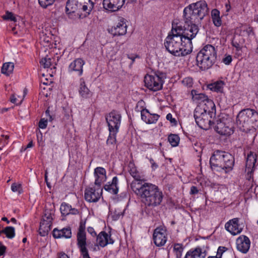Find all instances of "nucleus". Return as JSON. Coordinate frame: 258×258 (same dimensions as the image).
I'll return each instance as SVG.
<instances>
[{
    "label": "nucleus",
    "mask_w": 258,
    "mask_h": 258,
    "mask_svg": "<svg viewBox=\"0 0 258 258\" xmlns=\"http://www.w3.org/2000/svg\"><path fill=\"white\" fill-rule=\"evenodd\" d=\"M196 105V107L195 109V114L201 116L204 114H207V112L209 113H215L216 107L213 101H208L207 105H204L203 107H202L201 105Z\"/></svg>",
    "instance_id": "17"
},
{
    "label": "nucleus",
    "mask_w": 258,
    "mask_h": 258,
    "mask_svg": "<svg viewBox=\"0 0 258 258\" xmlns=\"http://www.w3.org/2000/svg\"><path fill=\"white\" fill-rule=\"evenodd\" d=\"M14 64L13 62H6L3 64L2 68V73L9 76L13 72Z\"/></svg>",
    "instance_id": "32"
},
{
    "label": "nucleus",
    "mask_w": 258,
    "mask_h": 258,
    "mask_svg": "<svg viewBox=\"0 0 258 258\" xmlns=\"http://www.w3.org/2000/svg\"><path fill=\"white\" fill-rule=\"evenodd\" d=\"M226 248L225 247L220 246L218 248L217 252V255L216 256H222V253L226 250Z\"/></svg>",
    "instance_id": "51"
},
{
    "label": "nucleus",
    "mask_w": 258,
    "mask_h": 258,
    "mask_svg": "<svg viewBox=\"0 0 258 258\" xmlns=\"http://www.w3.org/2000/svg\"><path fill=\"white\" fill-rule=\"evenodd\" d=\"M135 173H137L136 171H134V169H131L130 171V174L132 176H133L134 174H135Z\"/></svg>",
    "instance_id": "64"
},
{
    "label": "nucleus",
    "mask_w": 258,
    "mask_h": 258,
    "mask_svg": "<svg viewBox=\"0 0 258 258\" xmlns=\"http://www.w3.org/2000/svg\"><path fill=\"white\" fill-rule=\"evenodd\" d=\"M224 84L223 81H218L213 83L209 84L208 87L212 91L221 93L223 92Z\"/></svg>",
    "instance_id": "31"
},
{
    "label": "nucleus",
    "mask_w": 258,
    "mask_h": 258,
    "mask_svg": "<svg viewBox=\"0 0 258 258\" xmlns=\"http://www.w3.org/2000/svg\"><path fill=\"white\" fill-rule=\"evenodd\" d=\"M232 61V57L229 55L223 59V62L227 65L229 64Z\"/></svg>",
    "instance_id": "49"
},
{
    "label": "nucleus",
    "mask_w": 258,
    "mask_h": 258,
    "mask_svg": "<svg viewBox=\"0 0 258 258\" xmlns=\"http://www.w3.org/2000/svg\"><path fill=\"white\" fill-rule=\"evenodd\" d=\"M116 139L114 136L109 135L106 141V144L110 146H114Z\"/></svg>",
    "instance_id": "45"
},
{
    "label": "nucleus",
    "mask_w": 258,
    "mask_h": 258,
    "mask_svg": "<svg viewBox=\"0 0 258 258\" xmlns=\"http://www.w3.org/2000/svg\"><path fill=\"white\" fill-rule=\"evenodd\" d=\"M85 224L81 221L80 223L79 230L77 233V245L86 244V236L85 233Z\"/></svg>",
    "instance_id": "26"
},
{
    "label": "nucleus",
    "mask_w": 258,
    "mask_h": 258,
    "mask_svg": "<svg viewBox=\"0 0 258 258\" xmlns=\"http://www.w3.org/2000/svg\"><path fill=\"white\" fill-rule=\"evenodd\" d=\"M212 18L219 17V12L216 9L212 10Z\"/></svg>",
    "instance_id": "52"
},
{
    "label": "nucleus",
    "mask_w": 258,
    "mask_h": 258,
    "mask_svg": "<svg viewBox=\"0 0 258 258\" xmlns=\"http://www.w3.org/2000/svg\"><path fill=\"white\" fill-rule=\"evenodd\" d=\"M213 21L214 25L216 26H220L221 25V20L220 17L213 18Z\"/></svg>",
    "instance_id": "50"
},
{
    "label": "nucleus",
    "mask_w": 258,
    "mask_h": 258,
    "mask_svg": "<svg viewBox=\"0 0 258 258\" xmlns=\"http://www.w3.org/2000/svg\"><path fill=\"white\" fill-rule=\"evenodd\" d=\"M138 57V56L137 55H136V56H130L128 55V58L132 60V63L134 61L136 57Z\"/></svg>",
    "instance_id": "61"
},
{
    "label": "nucleus",
    "mask_w": 258,
    "mask_h": 258,
    "mask_svg": "<svg viewBox=\"0 0 258 258\" xmlns=\"http://www.w3.org/2000/svg\"><path fill=\"white\" fill-rule=\"evenodd\" d=\"M198 255L200 258H205L206 255V251H202V249L199 247L195 248V256Z\"/></svg>",
    "instance_id": "40"
},
{
    "label": "nucleus",
    "mask_w": 258,
    "mask_h": 258,
    "mask_svg": "<svg viewBox=\"0 0 258 258\" xmlns=\"http://www.w3.org/2000/svg\"><path fill=\"white\" fill-rule=\"evenodd\" d=\"M93 7L94 3L90 0H68L66 11L68 14L84 12L86 16L90 14Z\"/></svg>",
    "instance_id": "5"
},
{
    "label": "nucleus",
    "mask_w": 258,
    "mask_h": 258,
    "mask_svg": "<svg viewBox=\"0 0 258 258\" xmlns=\"http://www.w3.org/2000/svg\"><path fill=\"white\" fill-rule=\"evenodd\" d=\"M17 100V98L15 97L14 95H12L11 97V102L13 103H16V101Z\"/></svg>",
    "instance_id": "59"
},
{
    "label": "nucleus",
    "mask_w": 258,
    "mask_h": 258,
    "mask_svg": "<svg viewBox=\"0 0 258 258\" xmlns=\"http://www.w3.org/2000/svg\"><path fill=\"white\" fill-rule=\"evenodd\" d=\"M133 177L134 178L135 180L132 181L131 184L134 182H136V181L138 182L139 183H140L141 184H143L144 183H145L144 180H143L141 179L140 175H139L138 173H135V174H134Z\"/></svg>",
    "instance_id": "44"
},
{
    "label": "nucleus",
    "mask_w": 258,
    "mask_h": 258,
    "mask_svg": "<svg viewBox=\"0 0 258 258\" xmlns=\"http://www.w3.org/2000/svg\"><path fill=\"white\" fill-rule=\"evenodd\" d=\"M53 236L55 238H59L64 237L66 238H70L72 236L71 229L68 227L64 228L61 230L54 228L52 232Z\"/></svg>",
    "instance_id": "24"
},
{
    "label": "nucleus",
    "mask_w": 258,
    "mask_h": 258,
    "mask_svg": "<svg viewBox=\"0 0 258 258\" xmlns=\"http://www.w3.org/2000/svg\"><path fill=\"white\" fill-rule=\"evenodd\" d=\"M45 182H46V183L47 186L49 188H50V187H51L50 183L48 182V178H47V180H45Z\"/></svg>",
    "instance_id": "63"
},
{
    "label": "nucleus",
    "mask_w": 258,
    "mask_h": 258,
    "mask_svg": "<svg viewBox=\"0 0 258 258\" xmlns=\"http://www.w3.org/2000/svg\"><path fill=\"white\" fill-rule=\"evenodd\" d=\"M166 119L170 121L174 125L177 124V121L174 118H172V115L171 113H168L166 115Z\"/></svg>",
    "instance_id": "48"
},
{
    "label": "nucleus",
    "mask_w": 258,
    "mask_h": 258,
    "mask_svg": "<svg viewBox=\"0 0 258 258\" xmlns=\"http://www.w3.org/2000/svg\"><path fill=\"white\" fill-rule=\"evenodd\" d=\"M223 155L221 173H227L232 171L235 163V159L231 154L224 151Z\"/></svg>",
    "instance_id": "10"
},
{
    "label": "nucleus",
    "mask_w": 258,
    "mask_h": 258,
    "mask_svg": "<svg viewBox=\"0 0 258 258\" xmlns=\"http://www.w3.org/2000/svg\"><path fill=\"white\" fill-rule=\"evenodd\" d=\"M250 245V240L245 235L240 236L236 240L237 248L242 253H245L248 251Z\"/></svg>",
    "instance_id": "19"
},
{
    "label": "nucleus",
    "mask_w": 258,
    "mask_h": 258,
    "mask_svg": "<svg viewBox=\"0 0 258 258\" xmlns=\"http://www.w3.org/2000/svg\"><path fill=\"white\" fill-rule=\"evenodd\" d=\"M0 233H4L8 238L12 239L15 235V228L13 227H6L4 229L0 231Z\"/></svg>",
    "instance_id": "34"
},
{
    "label": "nucleus",
    "mask_w": 258,
    "mask_h": 258,
    "mask_svg": "<svg viewBox=\"0 0 258 258\" xmlns=\"http://www.w3.org/2000/svg\"><path fill=\"white\" fill-rule=\"evenodd\" d=\"M238 218H234L225 224V229L233 235H236L240 233L243 228L242 224L238 223Z\"/></svg>",
    "instance_id": "15"
},
{
    "label": "nucleus",
    "mask_w": 258,
    "mask_h": 258,
    "mask_svg": "<svg viewBox=\"0 0 258 258\" xmlns=\"http://www.w3.org/2000/svg\"><path fill=\"white\" fill-rule=\"evenodd\" d=\"M4 20H10L11 21L16 22L17 21L16 17L14 16L13 13L7 11L5 15L3 16Z\"/></svg>",
    "instance_id": "41"
},
{
    "label": "nucleus",
    "mask_w": 258,
    "mask_h": 258,
    "mask_svg": "<svg viewBox=\"0 0 258 258\" xmlns=\"http://www.w3.org/2000/svg\"><path fill=\"white\" fill-rule=\"evenodd\" d=\"M131 187L147 206L155 207L160 205L162 201V192L155 184L147 182L141 184L136 181L131 184Z\"/></svg>",
    "instance_id": "2"
},
{
    "label": "nucleus",
    "mask_w": 258,
    "mask_h": 258,
    "mask_svg": "<svg viewBox=\"0 0 258 258\" xmlns=\"http://www.w3.org/2000/svg\"><path fill=\"white\" fill-rule=\"evenodd\" d=\"M243 40V39L240 36H234L232 41V45L237 50H239L242 48Z\"/></svg>",
    "instance_id": "33"
},
{
    "label": "nucleus",
    "mask_w": 258,
    "mask_h": 258,
    "mask_svg": "<svg viewBox=\"0 0 258 258\" xmlns=\"http://www.w3.org/2000/svg\"><path fill=\"white\" fill-rule=\"evenodd\" d=\"M2 220L4 221H6L8 224L10 223L9 220L8 219L7 217H4L2 218Z\"/></svg>",
    "instance_id": "62"
},
{
    "label": "nucleus",
    "mask_w": 258,
    "mask_h": 258,
    "mask_svg": "<svg viewBox=\"0 0 258 258\" xmlns=\"http://www.w3.org/2000/svg\"><path fill=\"white\" fill-rule=\"evenodd\" d=\"M33 146L32 141H31L28 143L27 146L24 148V150H26L27 148H31Z\"/></svg>",
    "instance_id": "60"
},
{
    "label": "nucleus",
    "mask_w": 258,
    "mask_h": 258,
    "mask_svg": "<svg viewBox=\"0 0 258 258\" xmlns=\"http://www.w3.org/2000/svg\"><path fill=\"white\" fill-rule=\"evenodd\" d=\"M126 28L125 20L122 18L115 25L109 29L108 31L113 36H120L126 33Z\"/></svg>",
    "instance_id": "12"
},
{
    "label": "nucleus",
    "mask_w": 258,
    "mask_h": 258,
    "mask_svg": "<svg viewBox=\"0 0 258 258\" xmlns=\"http://www.w3.org/2000/svg\"><path fill=\"white\" fill-rule=\"evenodd\" d=\"M182 83L187 87H192L193 85V80L191 78H186L182 80Z\"/></svg>",
    "instance_id": "42"
},
{
    "label": "nucleus",
    "mask_w": 258,
    "mask_h": 258,
    "mask_svg": "<svg viewBox=\"0 0 258 258\" xmlns=\"http://www.w3.org/2000/svg\"><path fill=\"white\" fill-rule=\"evenodd\" d=\"M208 10L205 1H200L195 3V16H196V19L202 20L207 14Z\"/></svg>",
    "instance_id": "16"
},
{
    "label": "nucleus",
    "mask_w": 258,
    "mask_h": 258,
    "mask_svg": "<svg viewBox=\"0 0 258 258\" xmlns=\"http://www.w3.org/2000/svg\"><path fill=\"white\" fill-rule=\"evenodd\" d=\"M84 64L85 62L82 59L77 58L70 64L69 71L78 72L79 76H81L83 73V67Z\"/></svg>",
    "instance_id": "23"
},
{
    "label": "nucleus",
    "mask_w": 258,
    "mask_h": 258,
    "mask_svg": "<svg viewBox=\"0 0 258 258\" xmlns=\"http://www.w3.org/2000/svg\"><path fill=\"white\" fill-rule=\"evenodd\" d=\"M80 95L84 98H88L92 96V92L88 88L83 78L80 79V85L79 90Z\"/></svg>",
    "instance_id": "29"
},
{
    "label": "nucleus",
    "mask_w": 258,
    "mask_h": 258,
    "mask_svg": "<svg viewBox=\"0 0 258 258\" xmlns=\"http://www.w3.org/2000/svg\"><path fill=\"white\" fill-rule=\"evenodd\" d=\"M40 63L44 68H48L51 66V58L47 57H43L40 61Z\"/></svg>",
    "instance_id": "38"
},
{
    "label": "nucleus",
    "mask_w": 258,
    "mask_h": 258,
    "mask_svg": "<svg viewBox=\"0 0 258 258\" xmlns=\"http://www.w3.org/2000/svg\"><path fill=\"white\" fill-rule=\"evenodd\" d=\"M21 188V184H17L16 183H13L11 186L12 190L14 192L19 191V193H21V191L19 190Z\"/></svg>",
    "instance_id": "46"
},
{
    "label": "nucleus",
    "mask_w": 258,
    "mask_h": 258,
    "mask_svg": "<svg viewBox=\"0 0 258 258\" xmlns=\"http://www.w3.org/2000/svg\"><path fill=\"white\" fill-rule=\"evenodd\" d=\"M145 86L153 91H158L162 88L163 80L157 75H147L144 78Z\"/></svg>",
    "instance_id": "7"
},
{
    "label": "nucleus",
    "mask_w": 258,
    "mask_h": 258,
    "mask_svg": "<svg viewBox=\"0 0 258 258\" xmlns=\"http://www.w3.org/2000/svg\"><path fill=\"white\" fill-rule=\"evenodd\" d=\"M79 213V211L77 209L75 208H72V207H70V214L73 215H76Z\"/></svg>",
    "instance_id": "56"
},
{
    "label": "nucleus",
    "mask_w": 258,
    "mask_h": 258,
    "mask_svg": "<svg viewBox=\"0 0 258 258\" xmlns=\"http://www.w3.org/2000/svg\"><path fill=\"white\" fill-rule=\"evenodd\" d=\"M54 212L53 209L45 210L42 219L40 223L39 234L41 236H45L50 230Z\"/></svg>",
    "instance_id": "6"
},
{
    "label": "nucleus",
    "mask_w": 258,
    "mask_h": 258,
    "mask_svg": "<svg viewBox=\"0 0 258 258\" xmlns=\"http://www.w3.org/2000/svg\"><path fill=\"white\" fill-rule=\"evenodd\" d=\"M193 4L185 7L183 11L184 28L178 23L173 22L171 32L166 38L164 46L166 49L175 56L186 55L192 52V39L194 35Z\"/></svg>",
    "instance_id": "1"
},
{
    "label": "nucleus",
    "mask_w": 258,
    "mask_h": 258,
    "mask_svg": "<svg viewBox=\"0 0 258 258\" xmlns=\"http://www.w3.org/2000/svg\"><path fill=\"white\" fill-rule=\"evenodd\" d=\"M101 194L96 191L93 187L86 188L84 197L85 200L89 202H96L100 198Z\"/></svg>",
    "instance_id": "21"
},
{
    "label": "nucleus",
    "mask_w": 258,
    "mask_h": 258,
    "mask_svg": "<svg viewBox=\"0 0 258 258\" xmlns=\"http://www.w3.org/2000/svg\"><path fill=\"white\" fill-rule=\"evenodd\" d=\"M94 175L95 177V184L100 187L102 183L106 179L105 169L101 167L96 168L94 170Z\"/></svg>",
    "instance_id": "22"
},
{
    "label": "nucleus",
    "mask_w": 258,
    "mask_h": 258,
    "mask_svg": "<svg viewBox=\"0 0 258 258\" xmlns=\"http://www.w3.org/2000/svg\"><path fill=\"white\" fill-rule=\"evenodd\" d=\"M57 258H70L67 254L63 252H60Z\"/></svg>",
    "instance_id": "57"
},
{
    "label": "nucleus",
    "mask_w": 258,
    "mask_h": 258,
    "mask_svg": "<svg viewBox=\"0 0 258 258\" xmlns=\"http://www.w3.org/2000/svg\"><path fill=\"white\" fill-rule=\"evenodd\" d=\"M174 250L176 252V255L181 256V252L183 250V247L180 244H175L174 246Z\"/></svg>",
    "instance_id": "43"
},
{
    "label": "nucleus",
    "mask_w": 258,
    "mask_h": 258,
    "mask_svg": "<svg viewBox=\"0 0 258 258\" xmlns=\"http://www.w3.org/2000/svg\"><path fill=\"white\" fill-rule=\"evenodd\" d=\"M117 177L116 176L114 177L111 183L108 182V184L104 185V189L112 194H117L118 191V188L117 186Z\"/></svg>",
    "instance_id": "28"
},
{
    "label": "nucleus",
    "mask_w": 258,
    "mask_h": 258,
    "mask_svg": "<svg viewBox=\"0 0 258 258\" xmlns=\"http://www.w3.org/2000/svg\"><path fill=\"white\" fill-rule=\"evenodd\" d=\"M224 151L216 150L214 152L210 160L211 168L213 171L221 172V166Z\"/></svg>",
    "instance_id": "9"
},
{
    "label": "nucleus",
    "mask_w": 258,
    "mask_h": 258,
    "mask_svg": "<svg viewBox=\"0 0 258 258\" xmlns=\"http://www.w3.org/2000/svg\"><path fill=\"white\" fill-rule=\"evenodd\" d=\"M86 244L87 243L78 245V246L80 248L82 255H83V258H91L89 256L88 250L86 248Z\"/></svg>",
    "instance_id": "37"
},
{
    "label": "nucleus",
    "mask_w": 258,
    "mask_h": 258,
    "mask_svg": "<svg viewBox=\"0 0 258 258\" xmlns=\"http://www.w3.org/2000/svg\"><path fill=\"white\" fill-rule=\"evenodd\" d=\"M256 162V154L250 151L248 154L245 164V171L247 172L246 178L250 180L251 178L252 173Z\"/></svg>",
    "instance_id": "13"
},
{
    "label": "nucleus",
    "mask_w": 258,
    "mask_h": 258,
    "mask_svg": "<svg viewBox=\"0 0 258 258\" xmlns=\"http://www.w3.org/2000/svg\"><path fill=\"white\" fill-rule=\"evenodd\" d=\"M6 247L2 245V243L0 242V256L3 255L6 252Z\"/></svg>",
    "instance_id": "54"
},
{
    "label": "nucleus",
    "mask_w": 258,
    "mask_h": 258,
    "mask_svg": "<svg viewBox=\"0 0 258 258\" xmlns=\"http://www.w3.org/2000/svg\"><path fill=\"white\" fill-rule=\"evenodd\" d=\"M236 122L240 130L246 131L258 122V112L250 108L241 110L237 115Z\"/></svg>",
    "instance_id": "4"
},
{
    "label": "nucleus",
    "mask_w": 258,
    "mask_h": 258,
    "mask_svg": "<svg viewBox=\"0 0 258 258\" xmlns=\"http://www.w3.org/2000/svg\"><path fill=\"white\" fill-rule=\"evenodd\" d=\"M159 116L157 114L153 115L149 114L147 109H144L141 111V118L143 120L148 123H153L155 122Z\"/></svg>",
    "instance_id": "27"
},
{
    "label": "nucleus",
    "mask_w": 258,
    "mask_h": 258,
    "mask_svg": "<svg viewBox=\"0 0 258 258\" xmlns=\"http://www.w3.org/2000/svg\"><path fill=\"white\" fill-rule=\"evenodd\" d=\"M184 258H194V250H190L188 251Z\"/></svg>",
    "instance_id": "53"
},
{
    "label": "nucleus",
    "mask_w": 258,
    "mask_h": 258,
    "mask_svg": "<svg viewBox=\"0 0 258 258\" xmlns=\"http://www.w3.org/2000/svg\"><path fill=\"white\" fill-rule=\"evenodd\" d=\"M97 240L100 246L104 247L108 244H113V240L105 231L101 232L97 236Z\"/></svg>",
    "instance_id": "25"
},
{
    "label": "nucleus",
    "mask_w": 258,
    "mask_h": 258,
    "mask_svg": "<svg viewBox=\"0 0 258 258\" xmlns=\"http://www.w3.org/2000/svg\"><path fill=\"white\" fill-rule=\"evenodd\" d=\"M38 1L42 7L46 8L48 6L52 5L55 0H38Z\"/></svg>",
    "instance_id": "39"
},
{
    "label": "nucleus",
    "mask_w": 258,
    "mask_h": 258,
    "mask_svg": "<svg viewBox=\"0 0 258 258\" xmlns=\"http://www.w3.org/2000/svg\"><path fill=\"white\" fill-rule=\"evenodd\" d=\"M70 207L69 204L63 203L61 204L60 208L61 213L63 216H66L70 214Z\"/></svg>",
    "instance_id": "36"
},
{
    "label": "nucleus",
    "mask_w": 258,
    "mask_h": 258,
    "mask_svg": "<svg viewBox=\"0 0 258 258\" xmlns=\"http://www.w3.org/2000/svg\"><path fill=\"white\" fill-rule=\"evenodd\" d=\"M121 115L117 111L113 110L106 116L110 132H117L120 124Z\"/></svg>",
    "instance_id": "8"
},
{
    "label": "nucleus",
    "mask_w": 258,
    "mask_h": 258,
    "mask_svg": "<svg viewBox=\"0 0 258 258\" xmlns=\"http://www.w3.org/2000/svg\"><path fill=\"white\" fill-rule=\"evenodd\" d=\"M216 59L217 52L215 47L211 45H207L197 54V65L201 70H206L214 64Z\"/></svg>",
    "instance_id": "3"
},
{
    "label": "nucleus",
    "mask_w": 258,
    "mask_h": 258,
    "mask_svg": "<svg viewBox=\"0 0 258 258\" xmlns=\"http://www.w3.org/2000/svg\"><path fill=\"white\" fill-rule=\"evenodd\" d=\"M168 140L172 147H176L179 144L180 138L177 135L170 134L168 136Z\"/></svg>",
    "instance_id": "35"
},
{
    "label": "nucleus",
    "mask_w": 258,
    "mask_h": 258,
    "mask_svg": "<svg viewBox=\"0 0 258 258\" xmlns=\"http://www.w3.org/2000/svg\"><path fill=\"white\" fill-rule=\"evenodd\" d=\"M208 101H212L209 100L204 94H197L195 92V105H201L203 107L204 105H207Z\"/></svg>",
    "instance_id": "30"
},
{
    "label": "nucleus",
    "mask_w": 258,
    "mask_h": 258,
    "mask_svg": "<svg viewBox=\"0 0 258 258\" xmlns=\"http://www.w3.org/2000/svg\"><path fill=\"white\" fill-rule=\"evenodd\" d=\"M47 119L41 118L39 122V127L41 128H45L47 126Z\"/></svg>",
    "instance_id": "47"
},
{
    "label": "nucleus",
    "mask_w": 258,
    "mask_h": 258,
    "mask_svg": "<svg viewBox=\"0 0 258 258\" xmlns=\"http://www.w3.org/2000/svg\"><path fill=\"white\" fill-rule=\"evenodd\" d=\"M195 120L199 127L206 130L210 127L212 123H214L208 119L207 114H204L201 116L195 114Z\"/></svg>",
    "instance_id": "20"
},
{
    "label": "nucleus",
    "mask_w": 258,
    "mask_h": 258,
    "mask_svg": "<svg viewBox=\"0 0 258 258\" xmlns=\"http://www.w3.org/2000/svg\"><path fill=\"white\" fill-rule=\"evenodd\" d=\"M125 0H103V8L110 12H116L124 5Z\"/></svg>",
    "instance_id": "14"
},
{
    "label": "nucleus",
    "mask_w": 258,
    "mask_h": 258,
    "mask_svg": "<svg viewBox=\"0 0 258 258\" xmlns=\"http://www.w3.org/2000/svg\"><path fill=\"white\" fill-rule=\"evenodd\" d=\"M150 163L152 164V168H156L158 167L157 164H156L154 160L152 159H150Z\"/></svg>",
    "instance_id": "58"
},
{
    "label": "nucleus",
    "mask_w": 258,
    "mask_h": 258,
    "mask_svg": "<svg viewBox=\"0 0 258 258\" xmlns=\"http://www.w3.org/2000/svg\"><path fill=\"white\" fill-rule=\"evenodd\" d=\"M154 242L157 246L164 245L167 241V234L165 229L161 227L156 228L153 234Z\"/></svg>",
    "instance_id": "11"
},
{
    "label": "nucleus",
    "mask_w": 258,
    "mask_h": 258,
    "mask_svg": "<svg viewBox=\"0 0 258 258\" xmlns=\"http://www.w3.org/2000/svg\"><path fill=\"white\" fill-rule=\"evenodd\" d=\"M215 130L219 134L224 136H229L234 132V130L232 127L226 125V124L220 119L216 121Z\"/></svg>",
    "instance_id": "18"
},
{
    "label": "nucleus",
    "mask_w": 258,
    "mask_h": 258,
    "mask_svg": "<svg viewBox=\"0 0 258 258\" xmlns=\"http://www.w3.org/2000/svg\"><path fill=\"white\" fill-rule=\"evenodd\" d=\"M88 232L91 234L93 236H95L96 235V233L95 232V231H94V229L92 228V227H89L88 228Z\"/></svg>",
    "instance_id": "55"
}]
</instances>
